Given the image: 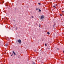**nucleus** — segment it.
<instances>
[{"mask_svg":"<svg viewBox=\"0 0 64 64\" xmlns=\"http://www.w3.org/2000/svg\"><path fill=\"white\" fill-rule=\"evenodd\" d=\"M63 53H64V51H63Z\"/></svg>","mask_w":64,"mask_h":64,"instance_id":"obj_21","label":"nucleus"},{"mask_svg":"<svg viewBox=\"0 0 64 64\" xmlns=\"http://www.w3.org/2000/svg\"><path fill=\"white\" fill-rule=\"evenodd\" d=\"M39 27H40L41 26V24H39Z\"/></svg>","mask_w":64,"mask_h":64,"instance_id":"obj_9","label":"nucleus"},{"mask_svg":"<svg viewBox=\"0 0 64 64\" xmlns=\"http://www.w3.org/2000/svg\"><path fill=\"white\" fill-rule=\"evenodd\" d=\"M46 44H45V45L46 46H47V45Z\"/></svg>","mask_w":64,"mask_h":64,"instance_id":"obj_11","label":"nucleus"},{"mask_svg":"<svg viewBox=\"0 0 64 64\" xmlns=\"http://www.w3.org/2000/svg\"><path fill=\"white\" fill-rule=\"evenodd\" d=\"M53 7H55V5Z\"/></svg>","mask_w":64,"mask_h":64,"instance_id":"obj_14","label":"nucleus"},{"mask_svg":"<svg viewBox=\"0 0 64 64\" xmlns=\"http://www.w3.org/2000/svg\"><path fill=\"white\" fill-rule=\"evenodd\" d=\"M38 4H39V5H41V4L40 3H38Z\"/></svg>","mask_w":64,"mask_h":64,"instance_id":"obj_12","label":"nucleus"},{"mask_svg":"<svg viewBox=\"0 0 64 64\" xmlns=\"http://www.w3.org/2000/svg\"><path fill=\"white\" fill-rule=\"evenodd\" d=\"M18 43H21V42H22L21 40H18Z\"/></svg>","mask_w":64,"mask_h":64,"instance_id":"obj_2","label":"nucleus"},{"mask_svg":"<svg viewBox=\"0 0 64 64\" xmlns=\"http://www.w3.org/2000/svg\"><path fill=\"white\" fill-rule=\"evenodd\" d=\"M55 24H54V25L53 26V27H55Z\"/></svg>","mask_w":64,"mask_h":64,"instance_id":"obj_10","label":"nucleus"},{"mask_svg":"<svg viewBox=\"0 0 64 64\" xmlns=\"http://www.w3.org/2000/svg\"><path fill=\"white\" fill-rule=\"evenodd\" d=\"M17 27H16V30H17Z\"/></svg>","mask_w":64,"mask_h":64,"instance_id":"obj_13","label":"nucleus"},{"mask_svg":"<svg viewBox=\"0 0 64 64\" xmlns=\"http://www.w3.org/2000/svg\"><path fill=\"white\" fill-rule=\"evenodd\" d=\"M38 10V8H36V10Z\"/></svg>","mask_w":64,"mask_h":64,"instance_id":"obj_8","label":"nucleus"},{"mask_svg":"<svg viewBox=\"0 0 64 64\" xmlns=\"http://www.w3.org/2000/svg\"><path fill=\"white\" fill-rule=\"evenodd\" d=\"M13 54H12L11 55V56H12V55H13Z\"/></svg>","mask_w":64,"mask_h":64,"instance_id":"obj_16","label":"nucleus"},{"mask_svg":"<svg viewBox=\"0 0 64 64\" xmlns=\"http://www.w3.org/2000/svg\"><path fill=\"white\" fill-rule=\"evenodd\" d=\"M34 52H36V50H34Z\"/></svg>","mask_w":64,"mask_h":64,"instance_id":"obj_20","label":"nucleus"},{"mask_svg":"<svg viewBox=\"0 0 64 64\" xmlns=\"http://www.w3.org/2000/svg\"><path fill=\"white\" fill-rule=\"evenodd\" d=\"M14 22H15V20H14Z\"/></svg>","mask_w":64,"mask_h":64,"instance_id":"obj_22","label":"nucleus"},{"mask_svg":"<svg viewBox=\"0 0 64 64\" xmlns=\"http://www.w3.org/2000/svg\"><path fill=\"white\" fill-rule=\"evenodd\" d=\"M31 17H32V18H34V17H33V16H32Z\"/></svg>","mask_w":64,"mask_h":64,"instance_id":"obj_18","label":"nucleus"},{"mask_svg":"<svg viewBox=\"0 0 64 64\" xmlns=\"http://www.w3.org/2000/svg\"><path fill=\"white\" fill-rule=\"evenodd\" d=\"M44 17H45V16H41V17H40V19H43L44 18Z\"/></svg>","mask_w":64,"mask_h":64,"instance_id":"obj_1","label":"nucleus"},{"mask_svg":"<svg viewBox=\"0 0 64 64\" xmlns=\"http://www.w3.org/2000/svg\"><path fill=\"white\" fill-rule=\"evenodd\" d=\"M33 64H35V62H33Z\"/></svg>","mask_w":64,"mask_h":64,"instance_id":"obj_15","label":"nucleus"},{"mask_svg":"<svg viewBox=\"0 0 64 64\" xmlns=\"http://www.w3.org/2000/svg\"><path fill=\"white\" fill-rule=\"evenodd\" d=\"M62 13H64V11H62Z\"/></svg>","mask_w":64,"mask_h":64,"instance_id":"obj_17","label":"nucleus"},{"mask_svg":"<svg viewBox=\"0 0 64 64\" xmlns=\"http://www.w3.org/2000/svg\"><path fill=\"white\" fill-rule=\"evenodd\" d=\"M47 34L48 35H49L50 34V32H48Z\"/></svg>","mask_w":64,"mask_h":64,"instance_id":"obj_5","label":"nucleus"},{"mask_svg":"<svg viewBox=\"0 0 64 64\" xmlns=\"http://www.w3.org/2000/svg\"><path fill=\"white\" fill-rule=\"evenodd\" d=\"M12 52H13V54H14V56H16V54L14 52V51Z\"/></svg>","mask_w":64,"mask_h":64,"instance_id":"obj_3","label":"nucleus"},{"mask_svg":"<svg viewBox=\"0 0 64 64\" xmlns=\"http://www.w3.org/2000/svg\"><path fill=\"white\" fill-rule=\"evenodd\" d=\"M56 5H57V4H56Z\"/></svg>","mask_w":64,"mask_h":64,"instance_id":"obj_23","label":"nucleus"},{"mask_svg":"<svg viewBox=\"0 0 64 64\" xmlns=\"http://www.w3.org/2000/svg\"><path fill=\"white\" fill-rule=\"evenodd\" d=\"M8 44H5V46H6V47H7L8 46Z\"/></svg>","mask_w":64,"mask_h":64,"instance_id":"obj_4","label":"nucleus"},{"mask_svg":"<svg viewBox=\"0 0 64 64\" xmlns=\"http://www.w3.org/2000/svg\"><path fill=\"white\" fill-rule=\"evenodd\" d=\"M6 6H8V4H6Z\"/></svg>","mask_w":64,"mask_h":64,"instance_id":"obj_7","label":"nucleus"},{"mask_svg":"<svg viewBox=\"0 0 64 64\" xmlns=\"http://www.w3.org/2000/svg\"><path fill=\"white\" fill-rule=\"evenodd\" d=\"M60 16H62V14H60Z\"/></svg>","mask_w":64,"mask_h":64,"instance_id":"obj_19","label":"nucleus"},{"mask_svg":"<svg viewBox=\"0 0 64 64\" xmlns=\"http://www.w3.org/2000/svg\"><path fill=\"white\" fill-rule=\"evenodd\" d=\"M38 10L39 11V12H41V10L40 9H38Z\"/></svg>","mask_w":64,"mask_h":64,"instance_id":"obj_6","label":"nucleus"}]
</instances>
